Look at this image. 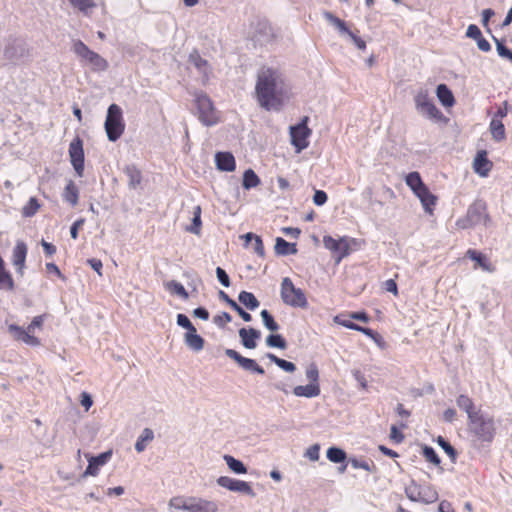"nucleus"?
I'll use <instances>...</instances> for the list:
<instances>
[{"mask_svg":"<svg viewBox=\"0 0 512 512\" xmlns=\"http://www.w3.org/2000/svg\"><path fill=\"white\" fill-rule=\"evenodd\" d=\"M285 92V79L278 69L268 67L258 73L255 95L261 108L266 111H280Z\"/></svg>","mask_w":512,"mask_h":512,"instance_id":"1","label":"nucleus"},{"mask_svg":"<svg viewBox=\"0 0 512 512\" xmlns=\"http://www.w3.org/2000/svg\"><path fill=\"white\" fill-rule=\"evenodd\" d=\"M491 221L487 212V203L483 199H476L467 209L466 215L456 221L460 229H469L476 225L487 226Z\"/></svg>","mask_w":512,"mask_h":512,"instance_id":"2","label":"nucleus"},{"mask_svg":"<svg viewBox=\"0 0 512 512\" xmlns=\"http://www.w3.org/2000/svg\"><path fill=\"white\" fill-rule=\"evenodd\" d=\"M469 432L477 441L491 443L496 433L494 421L482 412L474 416L470 415Z\"/></svg>","mask_w":512,"mask_h":512,"instance_id":"3","label":"nucleus"},{"mask_svg":"<svg viewBox=\"0 0 512 512\" xmlns=\"http://www.w3.org/2000/svg\"><path fill=\"white\" fill-rule=\"evenodd\" d=\"M280 296L282 302L290 307L301 309L308 307L305 292L301 288L296 287L289 277L282 279Z\"/></svg>","mask_w":512,"mask_h":512,"instance_id":"4","label":"nucleus"},{"mask_svg":"<svg viewBox=\"0 0 512 512\" xmlns=\"http://www.w3.org/2000/svg\"><path fill=\"white\" fill-rule=\"evenodd\" d=\"M104 127L109 141L116 142L122 136L125 123L122 109L117 104L108 107Z\"/></svg>","mask_w":512,"mask_h":512,"instance_id":"5","label":"nucleus"},{"mask_svg":"<svg viewBox=\"0 0 512 512\" xmlns=\"http://www.w3.org/2000/svg\"><path fill=\"white\" fill-rule=\"evenodd\" d=\"M170 507L175 510H185L188 512H217L218 504L202 498H172Z\"/></svg>","mask_w":512,"mask_h":512,"instance_id":"6","label":"nucleus"},{"mask_svg":"<svg viewBox=\"0 0 512 512\" xmlns=\"http://www.w3.org/2000/svg\"><path fill=\"white\" fill-rule=\"evenodd\" d=\"M194 103L197 109L198 119L204 126L211 127L219 122V117L213 102L206 94H196Z\"/></svg>","mask_w":512,"mask_h":512,"instance_id":"7","label":"nucleus"},{"mask_svg":"<svg viewBox=\"0 0 512 512\" xmlns=\"http://www.w3.org/2000/svg\"><path fill=\"white\" fill-rule=\"evenodd\" d=\"M355 238L342 236L334 238L331 235L323 236L324 247L330 250L335 255L336 264H339L342 259L349 256L351 244H356Z\"/></svg>","mask_w":512,"mask_h":512,"instance_id":"8","label":"nucleus"},{"mask_svg":"<svg viewBox=\"0 0 512 512\" xmlns=\"http://www.w3.org/2000/svg\"><path fill=\"white\" fill-rule=\"evenodd\" d=\"M309 117L304 116L297 124L290 126L291 144L297 152H301L309 146L308 138L312 131L308 127Z\"/></svg>","mask_w":512,"mask_h":512,"instance_id":"9","label":"nucleus"},{"mask_svg":"<svg viewBox=\"0 0 512 512\" xmlns=\"http://www.w3.org/2000/svg\"><path fill=\"white\" fill-rule=\"evenodd\" d=\"M415 107L421 115L435 120L443 118L442 112L436 107L429 97L428 91L421 89L414 97Z\"/></svg>","mask_w":512,"mask_h":512,"instance_id":"10","label":"nucleus"},{"mask_svg":"<svg viewBox=\"0 0 512 512\" xmlns=\"http://www.w3.org/2000/svg\"><path fill=\"white\" fill-rule=\"evenodd\" d=\"M29 49L24 39L18 37H9L6 39L3 49V58L7 61L16 63L28 56Z\"/></svg>","mask_w":512,"mask_h":512,"instance_id":"11","label":"nucleus"},{"mask_svg":"<svg viewBox=\"0 0 512 512\" xmlns=\"http://www.w3.org/2000/svg\"><path fill=\"white\" fill-rule=\"evenodd\" d=\"M69 157L71 165L79 177L83 176L85 168V153L83 148V140L76 136L69 145Z\"/></svg>","mask_w":512,"mask_h":512,"instance_id":"12","label":"nucleus"},{"mask_svg":"<svg viewBox=\"0 0 512 512\" xmlns=\"http://www.w3.org/2000/svg\"><path fill=\"white\" fill-rule=\"evenodd\" d=\"M216 482L220 487H223L229 491L238 492L241 494L248 495L250 497L256 496L250 483L246 481L234 479L228 476H220Z\"/></svg>","mask_w":512,"mask_h":512,"instance_id":"13","label":"nucleus"},{"mask_svg":"<svg viewBox=\"0 0 512 512\" xmlns=\"http://www.w3.org/2000/svg\"><path fill=\"white\" fill-rule=\"evenodd\" d=\"M88 465L81 475L82 478H86L88 476H97L99 474V470L102 466H104L112 457V450H107L101 452L97 455L87 454Z\"/></svg>","mask_w":512,"mask_h":512,"instance_id":"14","label":"nucleus"},{"mask_svg":"<svg viewBox=\"0 0 512 512\" xmlns=\"http://www.w3.org/2000/svg\"><path fill=\"white\" fill-rule=\"evenodd\" d=\"M225 355L234 360L238 366L245 371L259 375H263L265 373V370L256 362V360L244 357L234 349L227 348L225 350Z\"/></svg>","mask_w":512,"mask_h":512,"instance_id":"15","label":"nucleus"},{"mask_svg":"<svg viewBox=\"0 0 512 512\" xmlns=\"http://www.w3.org/2000/svg\"><path fill=\"white\" fill-rule=\"evenodd\" d=\"M27 245L23 241H17L12 251V263L16 267V273L23 276L26 257H27Z\"/></svg>","mask_w":512,"mask_h":512,"instance_id":"16","label":"nucleus"},{"mask_svg":"<svg viewBox=\"0 0 512 512\" xmlns=\"http://www.w3.org/2000/svg\"><path fill=\"white\" fill-rule=\"evenodd\" d=\"M8 332L13 336V338L17 341L24 342L25 344L36 347L40 345V340L32 334H29L25 328L17 325V324H9Z\"/></svg>","mask_w":512,"mask_h":512,"instance_id":"17","label":"nucleus"},{"mask_svg":"<svg viewBox=\"0 0 512 512\" xmlns=\"http://www.w3.org/2000/svg\"><path fill=\"white\" fill-rule=\"evenodd\" d=\"M493 167V163L488 159L487 151L480 150L476 153L473 161V168L476 174L486 177Z\"/></svg>","mask_w":512,"mask_h":512,"instance_id":"18","label":"nucleus"},{"mask_svg":"<svg viewBox=\"0 0 512 512\" xmlns=\"http://www.w3.org/2000/svg\"><path fill=\"white\" fill-rule=\"evenodd\" d=\"M216 168L223 172H232L236 168L234 155L229 151H219L215 154Z\"/></svg>","mask_w":512,"mask_h":512,"instance_id":"19","label":"nucleus"},{"mask_svg":"<svg viewBox=\"0 0 512 512\" xmlns=\"http://www.w3.org/2000/svg\"><path fill=\"white\" fill-rule=\"evenodd\" d=\"M239 337L241 344L246 349H255L257 347V341L261 338V332L256 328H241L239 329Z\"/></svg>","mask_w":512,"mask_h":512,"instance_id":"20","label":"nucleus"},{"mask_svg":"<svg viewBox=\"0 0 512 512\" xmlns=\"http://www.w3.org/2000/svg\"><path fill=\"white\" fill-rule=\"evenodd\" d=\"M72 52L80 59V61L87 65L91 58L96 53L95 51L91 50L83 41L80 39H76L72 41L71 46Z\"/></svg>","mask_w":512,"mask_h":512,"instance_id":"21","label":"nucleus"},{"mask_svg":"<svg viewBox=\"0 0 512 512\" xmlns=\"http://www.w3.org/2000/svg\"><path fill=\"white\" fill-rule=\"evenodd\" d=\"M414 194L420 200L424 211L431 214L436 205L437 197L430 192L427 186H424Z\"/></svg>","mask_w":512,"mask_h":512,"instance_id":"22","label":"nucleus"},{"mask_svg":"<svg viewBox=\"0 0 512 512\" xmlns=\"http://www.w3.org/2000/svg\"><path fill=\"white\" fill-rule=\"evenodd\" d=\"M414 490L417 491V499H419V502L421 503L431 504L438 500V492L430 485H414Z\"/></svg>","mask_w":512,"mask_h":512,"instance_id":"23","label":"nucleus"},{"mask_svg":"<svg viewBox=\"0 0 512 512\" xmlns=\"http://www.w3.org/2000/svg\"><path fill=\"white\" fill-rule=\"evenodd\" d=\"M219 298L224 301L231 309H233L245 322L252 321V316L248 313L241 305H239L235 300H233L226 292L220 290Z\"/></svg>","mask_w":512,"mask_h":512,"instance_id":"24","label":"nucleus"},{"mask_svg":"<svg viewBox=\"0 0 512 512\" xmlns=\"http://www.w3.org/2000/svg\"><path fill=\"white\" fill-rule=\"evenodd\" d=\"M184 342L188 348L195 352L201 351L205 344L204 338L197 333L196 328L191 331H186L184 334Z\"/></svg>","mask_w":512,"mask_h":512,"instance_id":"25","label":"nucleus"},{"mask_svg":"<svg viewBox=\"0 0 512 512\" xmlns=\"http://www.w3.org/2000/svg\"><path fill=\"white\" fill-rule=\"evenodd\" d=\"M436 96L444 107H452L455 104V97L451 89L444 83L436 87Z\"/></svg>","mask_w":512,"mask_h":512,"instance_id":"26","label":"nucleus"},{"mask_svg":"<svg viewBox=\"0 0 512 512\" xmlns=\"http://www.w3.org/2000/svg\"><path fill=\"white\" fill-rule=\"evenodd\" d=\"M274 250L275 254L278 256L295 255L298 251L296 243H290L282 237L275 239Z\"/></svg>","mask_w":512,"mask_h":512,"instance_id":"27","label":"nucleus"},{"mask_svg":"<svg viewBox=\"0 0 512 512\" xmlns=\"http://www.w3.org/2000/svg\"><path fill=\"white\" fill-rule=\"evenodd\" d=\"M321 393L320 385L308 383L307 385H298L294 387L293 394L297 397L314 398Z\"/></svg>","mask_w":512,"mask_h":512,"instance_id":"28","label":"nucleus"},{"mask_svg":"<svg viewBox=\"0 0 512 512\" xmlns=\"http://www.w3.org/2000/svg\"><path fill=\"white\" fill-rule=\"evenodd\" d=\"M15 288L11 273L5 267V261L0 255V290L13 291Z\"/></svg>","mask_w":512,"mask_h":512,"instance_id":"29","label":"nucleus"},{"mask_svg":"<svg viewBox=\"0 0 512 512\" xmlns=\"http://www.w3.org/2000/svg\"><path fill=\"white\" fill-rule=\"evenodd\" d=\"M124 172L128 178V187L137 189L142 182V172L134 164L127 165Z\"/></svg>","mask_w":512,"mask_h":512,"instance_id":"30","label":"nucleus"},{"mask_svg":"<svg viewBox=\"0 0 512 512\" xmlns=\"http://www.w3.org/2000/svg\"><path fill=\"white\" fill-rule=\"evenodd\" d=\"M456 404L461 410H463L467 413L468 420H470V415L474 416L481 412V410H475V405H474L473 400L465 394H460L456 398Z\"/></svg>","mask_w":512,"mask_h":512,"instance_id":"31","label":"nucleus"},{"mask_svg":"<svg viewBox=\"0 0 512 512\" xmlns=\"http://www.w3.org/2000/svg\"><path fill=\"white\" fill-rule=\"evenodd\" d=\"M238 301L250 311H254L260 306V302L256 296L252 292L245 290L238 294Z\"/></svg>","mask_w":512,"mask_h":512,"instance_id":"32","label":"nucleus"},{"mask_svg":"<svg viewBox=\"0 0 512 512\" xmlns=\"http://www.w3.org/2000/svg\"><path fill=\"white\" fill-rule=\"evenodd\" d=\"M63 199L71 206H75L79 199V189L76 184L70 180L64 188Z\"/></svg>","mask_w":512,"mask_h":512,"instance_id":"33","label":"nucleus"},{"mask_svg":"<svg viewBox=\"0 0 512 512\" xmlns=\"http://www.w3.org/2000/svg\"><path fill=\"white\" fill-rule=\"evenodd\" d=\"M326 457L330 462L335 464L345 463L347 460V453L340 447L332 446L327 449Z\"/></svg>","mask_w":512,"mask_h":512,"instance_id":"34","label":"nucleus"},{"mask_svg":"<svg viewBox=\"0 0 512 512\" xmlns=\"http://www.w3.org/2000/svg\"><path fill=\"white\" fill-rule=\"evenodd\" d=\"M260 184V178L251 168H248L243 173L242 186L245 190H250Z\"/></svg>","mask_w":512,"mask_h":512,"instance_id":"35","label":"nucleus"},{"mask_svg":"<svg viewBox=\"0 0 512 512\" xmlns=\"http://www.w3.org/2000/svg\"><path fill=\"white\" fill-rule=\"evenodd\" d=\"M223 459L228 468L235 474L242 475L247 473V467L241 460L231 455H224Z\"/></svg>","mask_w":512,"mask_h":512,"instance_id":"36","label":"nucleus"},{"mask_svg":"<svg viewBox=\"0 0 512 512\" xmlns=\"http://www.w3.org/2000/svg\"><path fill=\"white\" fill-rule=\"evenodd\" d=\"M405 182L406 185L413 191V193L426 186L421 178L420 173L417 171L408 173L405 177Z\"/></svg>","mask_w":512,"mask_h":512,"instance_id":"37","label":"nucleus"},{"mask_svg":"<svg viewBox=\"0 0 512 512\" xmlns=\"http://www.w3.org/2000/svg\"><path fill=\"white\" fill-rule=\"evenodd\" d=\"M325 19L331 23L332 25H334L340 33L342 34H351V30L348 28L346 22L340 18H338L337 16H335L333 13L329 12V11H325L323 13Z\"/></svg>","mask_w":512,"mask_h":512,"instance_id":"38","label":"nucleus"},{"mask_svg":"<svg viewBox=\"0 0 512 512\" xmlns=\"http://www.w3.org/2000/svg\"><path fill=\"white\" fill-rule=\"evenodd\" d=\"M266 357L287 373H293L296 370V365L293 362L279 358L273 353H267Z\"/></svg>","mask_w":512,"mask_h":512,"instance_id":"39","label":"nucleus"},{"mask_svg":"<svg viewBox=\"0 0 512 512\" xmlns=\"http://www.w3.org/2000/svg\"><path fill=\"white\" fill-rule=\"evenodd\" d=\"M189 63L192 64L200 73L207 74L208 62L200 56L198 51L194 50L190 53Z\"/></svg>","mask_w":512,"mask_h":512,"instance_id":"40","label":"nucleus"},{"mask_svg":"<svg viewBox=\"0 0 512 512\" xmlns=\"http://www.w3.org/2000/svg\"><path fill=\"white\" fill-rule=\"evenodd\" d=\"M266 345L271 348L284 350L287 348V341L281 334L272 332L266 337Z\"/></svg>","mask_w":512,"mask_h":512,"instance_id":"41","label":"nucleus"},{"mask_svg":"<svg viewBox=\"0 0 512 512\" xmlns=\"http://www.w3.org/2000/svg\"><path fill=\"white\" fill-rule=\"evenodd\" d=\"M260 316L262 318L263 325L267 330L277 332L280 329V326L276 322L274 316L268 310H262L260 312Z\"/></svg>","mask_w":512,"mask_h":512,"instance_id":"42","label":"nucleus"},{"mask_svg":"<svg viewBox=\"0 0 512 512\" xmlns=\"http://www.w3.org/2000/svg\"><path fill=\"white\" fill-rule=\"evenodd\" d=\"M154 433L150 428H145L141 435L138 437L135 443V450L137 452H143L146 448V443L153 440Z\"/></svg>","mask_w":512,"mask_h":512,"instance_id":"43","label":"nucleus"},{"mask_svg":"<svg viewBox=\"0 0 512 512\" xmlns=\"http://www.w3.org/2000/svg\"><path fill=\"white\" fill-rule=\"evenodd\" d=\"M492 39L496 44V51L501 58L507 59L512 63V50L508 48L503 39H498L492 35Z\"/></svg>","mask_w":512,"mask_h":512,"instance_id":"44","label":"nucleus"},{"mask_svg":"<svg viewBox=\"0 0 512 512\" xmlns=\"http://www.w3.org/2000/svg\"><path fill=\"white\" fill-rule=\"evenodd\" d=\"M436 442L449 456L451 461L455 463L458 453L457 450L451 445V443L448 440H446L443 436H438Z\"/></svg>","mask_w":512,"mask_h":512,"instance_id":"45","label":"nucleus"},{"mask_svg":"<svg viewBox=\"0 0 512 512\" xmlns=\"http://www.w3.org/2000/svg\"><path fill=\"white\" fill-rule=\"evenodd\" d=\"M490 130L492 137L496 141H501L505 138V127L502 121L498 119H492L490 122Z\"/></svg>","mask_w":512,"mask_h":512,"instance_id":"46","label":"nucleus"},{"mask_svg":"<svg viewBox=\"0 0 512 512\" xmlns=\"http://www.w3.org/2000/svg\"><path fill=\"white\" fill-rule=\"evenodd\" d=\"M348 463H350L354 469H363L369 472L376 471V466L372 461L369 462L364 459L352 457L348 460Z\"/></svg>","mask_w":512,"mask_h":512,"instance_id":"47","label":"nucleus"},{"mask_svg":"<svg viewBox=\"0 0 512 512\" xmlns=\"http://www.w3.org/2000/svg\"><path fill=\"white\" fill-rule=\"evenodd\" d=\"M93 71H105L108 68V62L97 52L87 64Z\"/></svg>","mask_w":512,"mask_h":512,"instance_id":"48","label":"nucleus"},{"mask_svg":"<svg viewBox=\"0 0 512 512\" xmlns=\"http://www.w3.org/2000/svg\"><path fill=\"white\" fill-rule=\"evenodd\" d=\"M40 208V203L36 197H30L28 202L22 208V215L24 217H32L34 216L38 209Z\"/></svg>","mask_w":512,"mask_h":512,"instance_id":"49","label":"nucleus"},{"mask_svg":"<svg viewBox=\"0 0 512 512\" xmlns=\"http://www.w3.org/2000/svg\"><path fill=\"white\" fill-rule=\"evenodd\" d=\"M166 288L183 299H187L189 297V294L185 287L183 286V284L176 280H171L167 282Z\"/></svg>","mask_w":512,"mask_h":512,"instance_id":"50","label":"nucleus"},{"mask_svg":"<svg viewBox=\"0 0 512 512\" xmlns=\"http://www.w3.org/2000/svg\"><path fill=\"white\" fill-rule=\"evenodd\" d=\"M467 256L471 260L475 261L483 269H485V270L489 269L488 260H487L486 256L484 254H482L481 252L474 250V249H469L467 251Z\"/></svg>","mask_w":512,"mask_h":512,"instance_id":"51","label":"nucleus"},{"mask_svg":"<svg viewBox=\"0 0 512 512\" xmlns=\"http://www.w3.org/2000/svg\"><path fill=\"white\" fill-rule=\"evenodd\" d=\"M422 454L427 461L434 465H439L441 463L440 457L432 446L424 445L422 448Z\"/></svg>","mask_w":512,"mask_h":512,"instance_id":"52","label":"nucleus"},{"mask_svg":"<svg viewBox=\"0 0 512 512\" xmlns=\"http://www.w3.org/2000/svg\"><path fill=\"white\" fill-rule=\"evenodd\" d=\"M353 319H351L349 317V319H346L344 318L343 315H336L334 318H333V321L338 324V325H341L345 328H348V329H351V330H355V331H358L361 329V325L359 324H356L355 322L352 321Z\"/></svg>","mask_w":512,"mask_h":512,"instance_id":"53","label":"nucleus"},{"mask_svg":"<svg viewBox=\"0 0 512 512\" xmlns=\"http://www.w3.org/2000/svg\"><path fill=\"white\" fill-rule=\"evenodd\" d=\"M70 4L77 8L79 11L83 13H87L89 9L95 7L94 0H68Z\"/></svg>","mask_w":512,"mask_h":512,"instance_id":"54","label":"nucleus"},{"mask_svg":"<svg viewBox=\"0 0 512 512\" xmlns=\"http://www.w3.org/2000/svg\"><path fill=\"white\" fill-rule=\"evenodd\" d=\"M359 332L371 338L378 346L382 347L384 345L383 337L375 330L362 326Z\"/></svg>","mask_w":512,"mask_h":512,"instance_id":"55","label":"nucleus"},{"mask_svg":"<svg viewBox=\"0 0 512 512\" xmlns=\"http://www.w3.org/2000/svg\"><path fill=\"white\" fill-rule=\"evenodd\" d=\"M305 375L309 383L319 384V370L315 363H311L307 367Z\"/></svg>","mask_w":512,"mask_h":512,"instance_id":"56","label":"nucleus"},{"mask_svg":"<svg viewBox=\"0 0 512 512\" xmlns=\"http://www.w3.org/2000/svg\"><path fill=\"white\" fill-rule=\"evenodd\" d=\"M232 321V316L228 312H222L213 317V323L220 329L225 328L226 324Z\"/></svg>","mask_w":512,"mask_h":512,"instance_id":"57","label":"nucleus"},{"mask_svg":"<svg viewBox=\"0 0 512 512\" xmlns=\"http://www.w3.org/2000/svg\"><path fill=\"white\" fill-rule=\"evenodd\" d=\"M176 323L178 326L186 329L187 331H191L194 328H196L192 322L190 321L189 317L186 314L179 313L176 317Z\"/></svg>","mask_w":512,"mask_h":512,"instance_id":"58","label":"nucleus"},{"mask_svg":"<svg viewBox=\"0 0 512 512\" xmlns=\"http://www.w3.org/2000/svg\"><path fill=\"white\" fill-rule=\"evenodd\" d=\"M215 272H216V277H217V280L219 281V283L222 286L228 288L231 285V281H230V277L227 274V272L220 266H218L216 268Z\"/></svg>","mask_w":512,"mask_h":512,"instance_id":"59","label":"nucleus"},{"mask_svg":"<svg viewBox=\"0 0 512 512\" xmlns=\"http://www.w3.org/2000/svg\"><path fill=\"white\" fill-rule=\"evenodd\" d=\"M312 200L316 206H323L328 200V195L324 190L315 189Z\"/></svg>","mask_w":512,"mask_h":512,"instance_id":"60","label":"nucleus"},{"mask_svg":"<svg viewBox=\"0 0 512 512\" xmlns=\"http://www.w3.org/2000/svg\"><path fill=\"white\" fill-rule=\"evenodd\" d=\"M482 35L480 28L475 24H470L466 30V37L477 41Z\"/></svg>","mask_w":512,"mask_h":512,"instance_id":"61","label":"nucleus"},{"mask_svg":"<svg viewBox=\"0 0 512 512\" xmlns=\"http://www.w3.org/2000/svg\"><path fill=\"white\" fill-rule=\"evenodd\" d=\"M46 270L49 273L55 274L63 282L67 281V277L60 271L59 267L55 263H53V262L46 263Z\"/></svg>","mask_w":512,"mask_h":512,"instance_id":"62","label":"nucleus"},{"mask_svg":"<svg viewBox=\"0 0 512 512\" xmlns=\"http://www.w3.org/2000/svg\"><path fill=\"white\" fill-rule=\"evenodd\" d=\"M390 439L395 443H401L404 440V434L396 425H392L390 428Z\"/></svg>","mask_w":512,"mask_h":512,"instance_id":"63","label":"nucleus"},{"mask_svg":"<svg viewBox=\"0 0 512 512\" xmlns=\"http://www.w3.org/2000/svg\"><path fill=\"white\" fill-rule=\"evenodd\" d=\"M192 314L194 317L201 319L203 321H207L210 317L209 311L203 306L195 308Z\"/></svg>","mask_w":512,"mask_h":512,"instance_id":"64","label":"nucleus"}]
</instances>
